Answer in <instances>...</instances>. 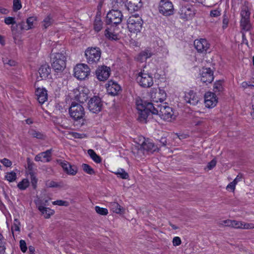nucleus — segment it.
I'll use <instances>...</instances> for the list:
<instances>
[{"instance_id": "c03bdc74", "label": "nucleus", "mask_w": 254, "mask_h": 254, "mask_svg": "<svg viewBox=\"0 0 254 254\" xmlns=\"http://www.w3.org/2000/svg\"><path fill=\"white\" fill-rule=\"evenodd\" d=\"M22 7V4L20 0H13V10L14 11H17Z\"/></svg>"}, {"instance_id": "de8ad7c7", "label": "nucleus", "mask_w": 254, "mask_h": 254, "mask_svg": "<svg viewBox=\"0 0 254 254\" xmlns=\"http://www.w3.org/2000/svg\"><path fill=\"white\" fill-rule=\"evenodd\" d=\"M53 205H57L59 206H67L69 205L68 201L62 200H57L52 202Z\"/></svg>"}, {"instance_id": "20e7f679", "label": "nucleus", "mask_w": 254, "mask_h": 254, "mask_svg": "<svg viewBox=\"0 0 254 254\" xmlns=\"http://www.w3.org/2000/svg\"><path fill=\"white\" fill-rule=\"evenodd\" d=\"M51 60L52 67L55 71H62L65 67L66 57L64 54L55 53L53 50L51 54Z\"/></svg>"}, {"instance_id": "4c0bfd02", "label": "nucleus", "mask_w": 254, "mask_h": 254, "mask_svg": "<svg viewBox=\"0 0 254 254\" xmlns=\"http://www.w3.org/2000/svg\"><path fill=\"white\" fill-rule=\"evenodd\" d=\"M6 240L0 233V254H3L5 252Z\"/></svg>"}, {"instance_id": "a19ab883", "label": "nucleus", "mask_w": 254, "mask_h": 254, "mask_svg": "<svg viewBox=\"0 0 254 254\" xmlns=\"http://www.w3.org/2000/svg\"><path fill=\"white\" fill-rule=\"evenodd\" d=\"M5 178L9 182H12L15 181L16 179V174L13 171L8 172L6 174Z\"/></svg>"}, {"instance_id": "2eb2a0df", "label": "nucleus", "mask_w": 254, "mask_h": 254, "mask_svg": "<svg viewBox=\"0 0 254 254\" xmlns=\"http://www.w3.org/2000/svg\"><path fill=\"white\" fill-rule=\"evenodd\" d=\"M167 94L164 90L159 89V91L154 94L152 93L151 95V102H149L153 106L156 107L155 104H162L166 99Z\"/></svg>"}, {"instance_id": "c9c22d12", "label": "nucleus", "mask_w": 254, "mask_h": 254, "mask_svg": "<svg viewBox=\"0 0 254 254\" xmlns=\"http://www.w3.org/2000/svg\"><path fill=\"white\" fill-rule=\"evenodd\" d=\"M223 90V87L222 85V81L218 80L214 83L213 86V90L215 93H219L222 92Z\"/></svg>"}, {"instance_id": "a18cd8bd", "label": "nucleus", "mask_w": 254, "mask_h": 254, "mask_svg": "<svg viewBox=\"0 0 254 254\" xmlns=\"http://www.w3.org/2000/svg\"><path fill=\"white\" fill-rule=\"evenodd\" d=\"M63 187V184L61 182L51 181L49 183V188H61Z\"/></svg>"}, {"instance_id": "f3484780", "label": "nucleus", "mask_w": 254, "mask_h": 254, "mask_svg": "<svg viewBox=\"0 0 254 254\" xmlns=\"http://www.w3.org/2000/svg\"><path fill=\"white\" fill-rule=\"evenodd\" d=\"M111 73V69L105 65L99 66L96 71L97 78L100 81H105L109 77Z\"/></svg>"}, {"instance_id": "9d476101", "label": "nucleus", "mask_w": 254, "mask_h": 254, "mask_svg": "<svg viewBox=\"0 0 254 254\" xmlns=\"http://www.w3.org/2000/svg\"><path fill=\"white\" fill-rule=\"evenodd\" d=\"M90 73V68L84 64H77L74 68V76L80 80L85 79Z\"/></svg>"}, {"instance_id": "680f3d73", "label": "nucleus", "mask_w": 254, "mask_h": 254, "mask_svg": "<svg viewBox=\"0 0 254 254\" xmlns=\"http://www.w3.org/2000/svg\"><path fill=\"white\" fill-rule=\"evenodd\" d=\"M216 164V160L215 159H212L207 165V168L209 170H211Z\"/></svg>"}, {"instance_id": "bf43d9fd", "label": "nucleus", "mask_w": 254, "mask_h": 254, "mask_svg": "<svg viewBox=\"0 0 254 254\" xmlns=\"http://www.w3.org/2000/svg\"><path fill=\"white\" fill-rule=\"evenodd\" d=\"M3 62L4 64H7L11 66H15L16 64L14 61L7 59L3 60Z\"/></svg>"}, {"instance_id": "393cba45", "label": "nucleus", "mask_w": 254, "mask_h": 254, "mask_svg": "<svg viewBox=\"0 0 254 254\" xmlns=\"http://www.w3.org/2000/svg\"><path fill=\"white\" fill-rule=\"evenodd\" d=\"M141 148L151 152H153L157 149V147L148 138L144 139L141 144Z\"/></svg>"}, {"instance_id": "4468645a", "label": "nucleus", "mask_w": 254, "mask_h": 254, "mask_svg": "<svg viewBox=\"0 0 254 254\" xmlns=\"http://www.w3.org/2000/svg\"><path fill=\"white\" fill-rule=\"evenodd\" d=\"M102 107L101 100L97 96H94L91 98L88 103V109L93 113H97L100 112Z\"/></svg>"}, {"instance_id": "f8f14e48", "label": "nucleus", "mask_w": 254, "mask_h": 254, "mask_svg": "<svg viewBox=\"0 0 254 254\" xmlns=\"http://www.w3.org/2000/svg\"><path fill=\"white\" fill-rule=\"evenodd\" d=\"M127 28L129 32H140L142 20L139 17H129L127 20Z\"/></svg>"}, {"instance_id": "774afa93", "label": "nucleus", "mask_w": 254, "mask_h": 254, "mask_svg": "<svg viewBox=\"0 0 254 254\" xmlns=\"http://www.w3.org/2000/svg\"><path fill=\"white\" fill-rule=\"evenodd\" d=\"M115 3V4H117V6H119V4L121 5L123 3L122 0H113V3ZM114 6H115V4H114Z\"/></svg>"}, {"instance_id": "49530a36", "label": "nucleus", "mask_w": 254, "mask_h": 254, "mask_svg": "<svg viewBox=\"0 0 254 254\" xmlns=\"http://www.w3.org/2000/svg\"><path fill=\"white\" fill-rule=\"evenodd\" d=\"M19 225H20V222H19V221L17 219H15L14 220L13 224L11 227V230H12L13 234V231H20Z\"/></svg>"}, {"instance_id": "6ab92c4d", "label": "nucleus", "mask_w": 254, "mask_h": 254, "mask_svg": "<svg viewBox=\"0 0 254 254\" xmlns=\"http://www.w3.org/2000/svg\"><path fill=\"white\" fill-rule=\"evenodd\" d=\"M194 46L198 52L205 53L209 48V44L205 39L201 38L194 41Z\"/></svg>"}, {"instance_id": "6e6d98bb", "label": "nucleus", "mask_w": 254, "mask_h": 254, "mask_svg": "<svg viewBox=\"0 0 254 254\" xmlns=\"http://www.w3.org/2000/svg\"><path fill=\"white\" fill-rule=\"evenodd\" d=\"M220 12H221V10L218 8V9L212 10L210 11V15L211 17H218V16H219L220 15Z\"/></svg>"}, {"instance_id": "9b49d317", "label": "nucleus", "mask_w": 254, "mask_h": 254, "mask_svg": "<svg viewBox=\"0 0 254 254\" xmlns=\"http://www.w3.org/2000/svg\"><path fill=\"white\" fill-rule=\"evenodd\" d=\"M89 92L87 87L80 86L73 90V98L80 103H84L88 98Z\"/></svg>"}, {"instance_id": "412c9836", "label": "nucleus", "mask_w": 254, "mask_h": 254, "mask_svg": "<svg viewBox=\"0 0 254 254\" xmlns=\"http://www.w3.org/2000/svg\"><path fill=\"white\" fill-rule=\"evenodd\" d=\"M36 95L37 96V100L41 105L43 110L45 109L43 106L45 101L47 100V90L45 88H38L36 91Z\"/></svg>"}, {"instance_id": "69168bd1", "label": "nucleus", "mask_w": 254, "mask_h": 254, "mask_svg": "<svg viewBox=\"0 0 254 254\" xmlns=\"http://www.w3.org/2000/svg\"><path fill=\"white\" fill-rule=\"evenodd\" d=\"M243 179V175L242 174H239L237 175L236 178L234 180L233 182L237 185V184L242 181Z\"/></svg>"}, {"instance_id": "a878e982", "label": "nucleus", "mask_w": 254, "mask_h": 254, "mask_svg": "<svg viewBox=\"0 0 254 254\" xmlns=\"http://www.w3.org/2000/svg\"><path fill=\"white\" fill-rule=\"evenodd\" d=\"M153 54L151 52L150 48L146 49L144 51L141 52L135 58L137 61L140 62H143L147 59L150 58Z\"/></svg>"}, {"instance_id": "bb28decb", "label": "nucleus", "mask_w": 254, "mask_h": 254, "mask_svg": "<svg viewBox=\"0 0 254 254\" xmlns=\"http://www.w3.org/2000/svg\"><path fill=\"white\" fill-rule=\"evenodd\" d=\"M250 8L248 6V2H245L244 5L241 7L240 12L241 19L250 20Z\"/></svg>"}, {"instance_id": "4d7b16f0", "label": "nucleus", "mask_w": 254, "mask_h": 254, "mask_svg": "<svg viewBox=\"0 0 254 254\" xmlns=\"http://www.w3.org/2000/svg\"><path fill=\"white\" fill-rule=\"evenodd\" d=\"M232 222L233 220L228 219L221 221L220 224L222 226L232 227Z\"/></svg>"}, {"instance_id": "7c9ffc66", "label": "nucleus", "mask_w": 254, "mask_h": 254, "mask_svg": "<svg viewBox=\"0 0 254 254\" xmlns=\"http://www.w3.org/2000/svg\"><path fill=\"white\" fill-rule=\"evenodd\" d=\"M36 161H40L43 163L48 162V150L37 154L35 158Z\"/></svg>"}, {"instance_id": "603ef678", "label": "nucleus", "mask_w": 254, "mask_h": 254, "mask_svg": "<svg viewBox=\"0 0 254 254\" xmlns=\"http://www.w3.org/2000/svg\"><path fill=\"white\" fill-rule=\"evenodd\" d=\"M19 244L21 251L22 252L25 253L27 249L25 241L24 240H21L19 242Z\"/></svg>"}, {"instance_id": "052dcab7", "label": "nucleus", "mask_w": 254, "mask_h": 254, "mask_svg": "<svg viewBox=\"0 0 254 254\" xmlns=\"http://www.w3.org/2000/svg\"><path fill=\"white\" fill-rule=\"evenodd\" d=\"M181 244V240L179 237H175L173 240V244L174 246H178Z\"/></svg>"}, {"instance_id": "1a4fd4ad", "label": "nucleus", "mask_w": 254, "mask_h": 254, "mask_svg": "<svg viewBox=\"0 0 254 254\" xmlns=\"http://www.w3.org/2000/svg\"><path fill=\"white\" fill-rule=\"evenodd\" d=\"M69 113L72 119L78 121L84 117V110L80 104L72 102L69 109Z\"/></svg>"}, {"instance_id": "72a5a7b5", "label": "nucleus", "mask_w": 254, "mask_h": 254, "mask_svg": "<svg viewBox=\"0 0 254 254\" xmlns=\"http://www.w3.org/2000/svg\"><path fill=\"white\" fill-rule=\"evenodd\" d=\"M114 173L123 179H127L129 177L128 173L123 169H119Z\"/></svg>"}, {"instance_id": "c756f323", "label": "nucleus", "mask_w": 254, "mask_h": 254, "mask_svg": "<svg viewBox=\"0 0 254 254\" xmlns=\"http://www.w3.org/2000/svg\"><path fill=\"white\" fill-rule=\"evenodd\" d=\"M240 26L242 30L244 31H250L252 28V25L250 22V20L241 19Z\"/></svg>"}, {"instance_id": "7ed1b4c3", "label": "nucleus", "mask_w": 254, "mask_h": 254, "mask_svg": "<svg viewBox=\"0 0 254 254\" xmlns=\"http://www.w3.org/2000/svg\"><path fill=\"white\" fill-rule=\"evenodd\" d=\"M136 105L138 113V119L140 122H146L149 115L153 114L154 107H156L149 102H143L142 100H136Z\"/></svg>"}, {"instance_id": "0eeeda50", "label": "nucleus", "mask_w": 254, "mask_h": 254, "mask_svg": "<svg viewBox=\"0 0 254 254\" xmlns=\"http://www.w3.org/2000/svg\"><path fill=\"white\" fill-rule=\"evenodd\" d=\"M136 80L141 87L144 88L150 87L153 84L152 76L145 71L144 70H143L138 73Z\"/></svg>"}, {"instance_id": "13d9d810", "label": "nucleus", "mask_w": 254, "mask_h": 254, "mask_svg": "<svg viewBox=\"0 0 254 254\" xmlns=\"http://www.w3.org/2000/svg\"><path fill=\"white\" fill-rule=\"evenodd\" d=\"M30 178H31V182L32 184V185L33 187L35 189L36 187V184L37 182V180L35 176L33 174H30Z\"/></svg>"}, {"instance_id": "ddd939ff", "label": "nucleus", "mask_w": 254, "mask_h": 254, "mask_svg": "<svg viewBox=\"0 0 254 254\" xmlns=\"http://www.w3.org/2000/svg\"><path fill=\"white\" fill-rule=\"evenodd\" d=\"M200 80L207 84L211 83L214 80L213 71L209 67H203L200 70Z\"/></svg>"}, {"instance_id": "a211bd4d", "label": "nucleus", "mask_w": 254, "mask_h": 254, "mask_svg": "<svg viewBox=\"0 0 254 254\" xmlns=\"http://www.w3.org/2000/svg\"><path fill=\"white\" fill-rule=\"evenodd\" d=\"M218 102L217 98L214 93L207 92L204 95V104L205 107L208 108L214 107Z\"/></svg>"}, {"instance_id": "8fccbe9b", "label": "nucleus", "mask_w": 254, "mask_h": 254, "mask_svg": "<svg viewBox=\"0 0 254 254\" xmlns=\"http://www.w3.org/2000/svg\"><path fill=\"white\" fill-rule=\"evenodd\" d=\"M229 23V18L228 16L224 14L223 15V22H222V28L223 30L225 29L228 25Z\"/></svg>"}, {"instance_id": "2f4dec72", "label": "nucleus", "mask_w": 254, "mask_h": 254, "mask_svg": "<svg viewBox=\"0 0 254 254\" xmlns=\"http://www.w3.org/2000/svg\"><path fill=\"white\" fill-rule=\"evenodd\" d=\"M88 154L95 163H100L101 162V157L93 149H89Z\"/></svg>"}, {"instance_id": "4be33fe9", "label": "nucleus", "mask_w": 254, "mask_h": 254, "mask_svg": "<svg viewBox=\"0 0 254 254\" xmlns=\"http://www.w3.org/2000/svg\"><path fill=\"white\" fill-rule=\"evenodd\" d=\"M141 6V0H126V6L130 12L137 11Z\"/></svg>"}, {"instance_id": "c85d7f7f", "label": "nucleus", "mask_w": 254, "mask_h": 254, "mask_svg": "<svg viewBox=\"0 0 254 254\" xmlns=\"http://www.w3.org/2000/svg\"><path fill=\"white\" fill-rule=\"evenodd\" d=\"M110 206L114 212L117 214H121L124 212V208L116 202H112L110 204Z\"/></svg>"}, {"instance_id": "f257e3e1", "label": "nucleus", "mask_w": 254, "mask_h": 254, "mask_svg": "<svg viewBox=\"0 0 254 254\" xmlns=\"http://www.w3.org/2000/svg\"><path fill=\"white\" fill-rule=\"evenodd\" d=\"M122 18L123 14L120 10L112 9L108 12L106 16V23L110 27H107L105 32L117 30V26L121 23Z\"/></svg>"}, {"instance_id": "e433bc0d", "label": "nucleus", "mask_w": 254, "mask_h": 254, "mask_svg": "<svg viewBox=\"0 0 254 254\" xmlns=\"http://www.w3.org/2000/svg\"><path fill=\"white\" fill-rule=\"evenodd\" d=\"M103 23L100 18L97 17L94 22V29L96 32L100 31L102 28Z\"/></svg>"}, {"instance_id": "f704fd0d", "label": "nucleus", "mask_w": 254, "mask_h": 254, "mask_svg": "<svg viewBox=\"0 0 254 254\" xmlns=\"http://www.w3.org/2000/svg\"><path fill=\"white\" fill-rule=\"evenodd\" d=\"M39 73L41 78L39 80L46 79L48 77V71L46 66H42L39 68Z\"/></svg>"}, {"instance_id": "f03ea898", "label": "nucleus", "mask_w": 254, "mask_h": 254, "mask_svg": "<svg viewBox=\"0 0 254 254\" xmlns=\"http://www.w3.org/2000/svg\"><path fill=\"white\" fill-rule=\"evenodd\" d=\"M155 105L156 107H154L153 114L157 115L162 119L168 122H170L175 119L174 111L167 103L165 102L162 104H155Z\"/></svg>"}, {"instance_id": "6e6552de", "label": "nucleus", "mask_w": 254, "mask_h": 254, "mask_svg": "<svg viewBox=\"0 0 254 254\" xmlns=\"http://www.w3.org/2000/svg\"><path fill=\"white\" fill-rule=\"evenodd\" d=\"M158 10L162 15L168 16L174 13V7L172 2L169 0H161L158 4Z\"/></svg>"}, {"instance_id": "b1692460", "label": "nucleus", "mask_w": 254, "mask_h": 254, "mask_svg": "<svg viewBox=\"0 0 254 254\" xmlns=\"http://www.w3.org/2000/svg\"><path fill=\"white\" fill-rule=\"evenodd\" d=\"M37 21V17L31 16L27 19L26 22H22L20 24L21 29L22 30H29L32 29Z\"/></svg>"}, {"instance_id": "864d4df0", "label": "nucleus", "mask_w": 254, "mask_h": 254, "mask_svg": "<svg viewBox=\"0 0 254 254\" xmlns=\"http://www.w3.org/2000/svg\"><path fill=\"white\" fill-rule=\"evenodd\" d=\"M4 22L7 25L14 24H15V18L12 17H7L4 19Z\"/></svg>"}, {"instance_id": "338daca9", "label": "nucleus", "mask_w": 254, "mask_h": 254, "mask_svg": "<svg viewBox=\"0 0 254 254\" xmlns=\"http://www.w3.org/2000/svg\"><path fill=\"white\" fill-rule=\"evenodd\" d=\"M160 142L162 144L163 146H165L167 145V141L165 137H161L160 140Z\"/></svg>"}, {"instance_id": "79ce46f5", "label": "nucleus", "mask_w": 254, "mask_h": 254, "mask_svg": "<svg viewBox=\"0 0 254 254\" xmlns=\"http://www.w3.org/2000/svg\"><path fill=\"white\" fill-rule=\"evenodd\" d=\"M106 38L111 40H117L119 39V35L117 33H105Z\"/></svg>"}, {"instance_id": "09e8293b", "label": "nucleus", "mask_w": 254, "mask_h": 254, "mask_svg": "<svg viewBox=\"0 0 254 254\" xmlns=\"http://www.w3.org/2000/svg\"><path fill=\"white\" fill-rule=\"evenodd\" d=\"M243 225L242 221H238L236 220H233L232 227L237 229H241Z\"/></svg>"}, {"instance_id": "58836bf2", "label": "nucleus", "mask_w": 254, "mask_h": 254, "mask_svg": "<svg viewBox=\"0 0 254 254\" xmlns=\"http://www.w3.org/2000/svg\"><path fill=\"white\" fill-rule=\"evenodd\" d=\"M29 186V182L28 180L24 179L20 182L18 185V188L21 190H24Z\"/></svg>"}, {"instance_id": "0e129e2a", "label": "nucleus", "mask_w": 254, "mask_h": 254, "mask_svg": "<svg viewBox=\"0 0 254 254\" xmlns=\"http://www.w3.org/2000/svg\"><path fill=\"white\" fill-rule=\"evenodd\" d=\"M236 185V184L233 181L227 185V189L234 191Z\"/></svg>"}, {"instance_id": "423d86ee", "label": "nucleus", "mask_w": 254, "mask_h": 254, "mask_svg": "<svg viewBox=\"0 0 254 254\" xmlns=\"http://www.w3.org/2000/svg\"><path fill=\"white\" fill-rule=\"evenodd\" d=\"M179 15L180 18L183 20H191L195 15L194 8L189 4H183L180 8Z\"/></svg>"}, {"instance_id": "3c124183", "label": "nucleus", "mask_w": 254, "mask_h": 254, "mask_svg": "<svg viewBox=\"0 0 254 254\" xmlns=\"http://www.w3.org/2000/svg\"><path fill=\"white\" fill-rule=\"evenodd\" d=\"M243 225L242 226L241 229H251L254 228V224L253 223H247L242 221Z\"/></svg>"}, {"instance_id": "39448f33", "label": "nucleus", "mask_w": 254, "mask_h": 254, "mask_svg": "<svg viewBox=\"0 0 254 254\" xmlns=\"http://www.w3.org/2000/svg\"><path fill=\"white\" fill-rule=\"evenodd\" d=\"M101 52L99 48H88L85 52L87 62L89 64H96L100 60Z\"/></svg>"}, {"instance_id": "dca6fc26", "label": "nucleus", "mask_w": 254, "mask_h": 254, "mask_svg": "<svg viewBox=\"0 0 254 254\" xmlns=\"http://www.w3.org/2000/svg\"><path fill=\"white\" fill-rule=\"evenodd\" d=\"M58 162L62 167L64 171L67 175L74 176L77 174L78 169L76 166L71 165L65 160H60Z\"/></svg>"}, {"instance_id": "473e14b6", "label": "nucleus", "mask_w": 254, "mask_h": 254, "mask_svg": "<svg viewBox=\"0 0 254 254\" xmlns=\"http://www.w3.org/2000/svg\"><path fill=\"white\" fill-rule=\"evenodd\" d=\"M29 134L33 137L38 139H43L45 136L40 131L34 129H31L28 131Z\"/></svg>"}, {"instance_id": "5fc2aeb1", "label": "nucleus", "mask_w": 254, "mask_h": 254, "mask_svg": "<svg viewBox=\"0 0 254 254\" xmlns=\"http://www.w3.org/2000/svg\"><path fill=\"white\" fill-rule=\"evenodd\" d=\"M0 162L5 167H8L12 165V162L7 158H3L0 160Z\"/></svg>"}, {"instance_id": "cd10ccee", "label": "nucleus", "mask_w": 254, "mask_h": 254, "mask_svg": "<svg viewBox=\"0 0 254 254\" xmlns=\"http://www.w3.org/2000/svg\"><path fill=\"white\" fill-rule=\"evenodd\" d=\"M46 202V200H45V202H42L41 200H38L36 202V206L38 207V210L41 212V214L43 215L45 218H48Z\"/></svg>"}, {"instance_id": "37998d69", "label": "nucleus", "mask_w": 254, "mask_h": 254, "mask_svg": "<svg viewBox=\"0 0 254 254\" xmlns=\"http://www.w3.org/2000/svg\"><path fill=\"white\" fill-rule=\"evenodd\" d=\"M95 210L97 213L102 215H106L108 213V210L107 209L100 207L98 206H95Z\"/></svg>"}, {"instance_id": "aec40b11", "label": "nucleus", "mask_w": 254, "mask_h": 254, "mask_svg": "<svg viewBox=\"0 0 254 254\" xmlns=\"http://www.w3.org/2000/svg\"><path fill=\"white\" fill-rule=\"evenodd\" d=\"M106 88L108 94L112 96L117 95L121 90L120 85L112 80L108 81Z\"/></svg>"}, {"instance_id": "ea45409f", "label": "nucleus", "mask_w": 254, "mask_h": 254, "mask_svg": "<svg viewBox=\"0 0 254 254\" xmlns=\"http://www.w3.org/2000/svg\"><path fill=\"white\" fill-rule=\"evenodd\" d=\"M82 168L83 170L88 174L93 175L95 173L93 169L88 164L83 163L82 165Z\"/></svg>"}, {"instance_id": "e2e57ef3", "label": "nucleus", "mask_w": 254, "mask_h": 254, "mask_svg": "<svg viewBox=\"0 0 254 254\" xmlns=\"http://www.w3.org/2000/svg\"><path fill=\"white\" fill-rule=\"evenodd\" d=\"M69 134L73 137L75 138H83V134L75 132H72L69 133Z\"/></svg>"}, {"instance_id": "5701e85b", "label": "nucleus", "mask_w": 254, "mask_h": 254, "mask_svg": "<svg viewBox=\"0 0 254 254\" xmlns=\"http://www.w3.org/2000/svg\"><path fill=\"white\" fill-rule=\"evenodd\" d=\"M184 99L187 103L195 106L199 101V98L193 91H190L185 93Z\"/></svg>"}]
</instances>
